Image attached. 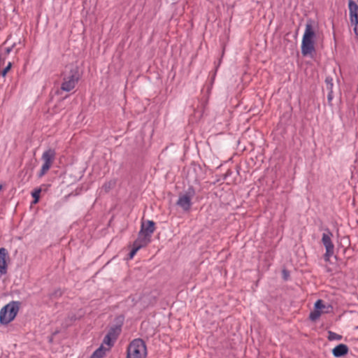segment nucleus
I'll return each instance as SVG.
<instances>
[{
  "instance_id": "obj_5",
  "label": "nucleus",
  "mask_w": 358,
  "mask_h": 358,
  "mask_svg": "<svg viewBox=\"0 0 358 358\" xmlns=\"http://www.w3.org/2000/svg\"><path fill=\"white\" fill-rule=\"evenodd\" d=\"M147 349L142 339H134L127 348V358H145Z\"/></svg>"
},
{
  "instance_id": "obj_23",
  "label": "nucleus",
  "mask_w": 358,
  "mask_h": 358,
  "mask_svg": "<svg viewBox=\"0 0 358 358\" xmlns=\"http://www.w3.org/2000/svg\"><path fill=\"white\" fill-rule=\"evenodd\" d=\"M148 224H155V223L152 221H148Z\"/></svg>"
},
{
  "instance_id": "obj_16",
  "label": "nucleus",
  "mask_w": 358,
  "mask_h": 358,
  "mask_svg": "<svg viewBox=\"0 0 358 358\" xmlns=\"http://www.w3.org/2000/svg\"><path fill=\"white\" fill-rule=\"evenodd\" d=\"M41 192V188H38V189H34V191L31 193L32 196L34 198V203H38V201L39 200V196H40Z\"/></svg>"
},
{
  "instance_id": "obj_3",
  "label": "nucleus",
  "mask_w": 358,
  "mask_h": 358,
  "mask_svg": "<svg viewBox=\"0 0 358 358\" xmlns=\"http://www.w3.org/2000/svg\"><path fill=\"white\" fill-rule=\"evenodd\" d=\"M64 80L61 89L70 92L76 87L79 78V70L76 64H69L65 67Z\"/></svg>"
},
{
  "instance_id": "obj_12",
  "label": "nucleus",
  "mask_w": 358,
  "mask_h": 358,
  "mask_svg": "<svg viewBox=\"0 0 358 358\" xmlns=\"http://www.w3.org/2000/svg\"><path fill=\"white\" fill-rule=\"evenodd\" d=\"M324 313H329V310H327L325 311H321L316 308H314V310L310 313L309 318L312 321H316L320 318L321 315Z\"/></svg>"
},
{
  "instance_id": "obj_25",
  "label": "nucleus",
  "mask_w": 358,
  "mask_h": 358,
  "mask_svg": "<svg viewBox=\"0 0 358 358\" xmlns=\"http://www.w3.org/2000/svg\"><path fill=\"white\" fill-rule=\"evenodd\" d=\"M357 1H358V0H357Z\"/></svg>"
},
{
  "instance_id": "obj_20",
  "label": "nucleus",
  "mask_w": 358,
  "mask_h": 358,
  "mask_svg": "<svg viewBox=\"0 0 358 358\" xmlns=\"http://www.w3.org/2000/svg\"><path fill=\"white\" fill-rule=\"evenodd\" d=\"M11 68V63L9 62L8 65L3 69V70L1 72L2 76L4 77L6 76V73L8 72V71Z\"/></svg>"
},
{
  "instance_id": "obj_19",
  "label": "nucleus",
  "mask_w": 358,
  "mask_h": 358,
  "mask_svg": "<svg viewBox=\"0 0 358 358\" xmlns=\"http://www.w3.org/2000/svg\"><path fill=\"white\" fill-rule=\"evenodd\" d=\"M115 182L114 181H109L108 182L106 183L103 186V188H104V189L106 191H108V189H110V188H112L113 187H114L115 185Z\"/></svg>"
},
{
  "instance_id": "obj_14",
  "label": "nucleus",
  "mask_w": 358,
  "mask_h": 358,
  "mask_svg": "<svg viewBox=\"0 0 358 358\" xmlns=\"http://www.w3.org/2000/svg\"><path fill=\"white\" fill-rule=\"evenodd\" d=\"M314 308H316L317 309L321 310V311H325L327 310H329L330 311L329 309H331V306H325L323 301L321 300V299H318L314 304Z\"/></svg>"
},
{
  "instance_id": "obj_21",
  "label": "nucleus",
  "mask_w": 358,
  "mask_h": 358,
  "mask_svg": "<svg viewBox=\"0 0 358 358\" xmlns=\"http://www.w3.org/2000/svg\"><path fill=\"white\" fill-rule=\"evenodd\" d=\"M107 334H110L111 339L115 341L117 338V334L115 329H110Z\"/></svg>"
},
{
  "instance_id": "obj_4",
  "label": "nucleus",
  "mask_w": 358,
  "mask_h": 358,
  "mask_svg": "<svg viewBox=\"0 0 358 358\" xmlns=\"http://www.w3.org/2000/svg\"><path fill=\"white\" fill-rule=\"evenodd\" d=\"M21 303L20 301H13L0 310V323L1 324H8L12 322L19 312Z\"/></svg>"
},
{
  "instance_id": "obj_17",
  "label": "nucleus",
  "mask_w": 358,
  "mask_h": 358,
  "mask_svg": "<svg viewBox=\"0 0 358 358\" xmlns=\"http://www.w3.org/2000/svg\"><path fill=\"white\" fill-rule=\"evenodd\" d=\"M113 341H113V339H111L110 334H106V336H105V338L103 339V343L108 346V348H107L108 350H109L110 346L113 345Z\"/></svg>"
},
{
  "instance_id": "obj_2",
  "label": "nucleus",
  "mask_w": 358,
  "mask_h": 358,
  "mask_svg": "<svg viewBox=\"0 0 358 358\" xmlns=\"http://www.w3.org/2000/svg\"><path fill=\"white\" fill-rule=\"evenodd\" d=\"M315 31L313 22L308 20L306 24L305 31L301 42V53L306 56L312 54L315 51L314 43Z\"/></svg>"
},
{
  "instance_id": "obj_10",
  "label": "nucleus",
  "mask_w": 358,
  "mask_h": 358,
  "mask_svg": "<svg viewBox=\"0 0 358 358\" xmlns=\"http://www.w3.org/2000/svg\"><path fill=\"white\" fill-rule=\"evenodd\" d=\"M191 199L189 196L182 195L177 201V205L184 210H188L191 207Z\"/></svg>"
},
{
  "instance_id": "obj_13",
  "label": "nucleus",
  "mask_w": 358,
  "mask_h": 358,
  "mask_svg": "<svg viewBox=\"0 0 358 358\" xmlns=\"http://www.w3.org/2000/svg\"><path fill=\"white\" fill-rule=\"evenodd\" d=\"M108 349L105 348L103 345L96 349L90 358H102Z\"/></svg>"
},
{
  "instance_id": "obj_22",
  "label": "nucleus",
  "mask_w": 358,
  "mask_h": 358,
  "mask_svg": "<svg viewBox=\"0 0 358 358\" xmlns=\"http://www.w3.org/2000/svg\"><path fill=\"white\" fill-rule=\"evenodd\" d=\"M327 98L329 101H331L333 99V91L329 92Z\"/></svg>"
},
{
  "instance_id": "obj_7",
  "label": "nucleus",
  "mask_w": 358,
  "mask_h": 358,
  "mask_svg": "<svg viewBox=\"0 0 358 358\" xmlns=\"http://www.w3.org/2000/svg\"><path fill=\"white\" fill-rule=\"evenodd\" d=\"M350 20L355 34L358 36V5L353 1H348Z\"/></svg>"
},
{
  "instance_id": "obj_9",
  "label": "nucleus",
  "mask_w": 358,
  "mask_h": 358,
  "mask_svg": "<svg viewBox=\"0 0 358 358\" xmlns=\"http://www.w3.org/2000/svg\"><path fill=\"white\" fill-rule=\"evenodd\" d=\"M8 252L4 248H0V273L6 274L7 272Z\"/></svg>"
},
{
  "instance_id": "obj_18",
  "label": "nucleus",
  "mask_w": 358,
  "mask_h": 358,
  "mask_svg": "<svg viewBox=\"0 0 358 358\" xmlns=\"http://www.w3.org/2000/svg\"><path fill=\"white\" fill-rule=\"evenodd\" d=\"M326 87L327 90L329 92L333 91V80L331 78H327L325 80Z\"/></svg>"
},
{
  "instance_id": "obj_6",
  "label": "nucleus",
  "mask_w": 358,
  "mask_h": 358,
  "mask_svg": "<svg viewBox=\"0 0 358 358\" xmlns=\"http://www.w3.org/2000/svg\"><path fill=\"white\" fill-rule=\"evenodd\" d=\"M56 157V152L54 149L49 148L46 150L42 155L43 165L38 173V177L43 176L52 166Z\"/></svg>"
},
{
  "instance_id": "obj_15",
  "label": "nucleus",
  "mask_w": 358,
  "mask_h": 358,
  "mask_svg": "<svg viewBox=\"0 0 358 358\" xmlns=\"http://www.w3.org/2000/svg\"><path fill=\"white\" fill-rule=\"evenodd\" d=\"M328 339L329 341H340L342 339V336L341 335H339L335 332H333V331H329L328 332Z\"/></svg>"
},
{
  "instance_id": "obj_8",
  "label": "nucleus",
  "mask_w": 358,
  "mask_h": 358,
  "mask_svg": "<svg viewBox=\"0 0 358 358\" xmlns=\"http://www.w3.org/2000/svg\"><path fill=\"white\" fill-rule=\"evenodd\" d=\"M332 234L329 231L324 232L322 235V243L326 248L324 258L326 261H329V257L334 254V245L331 242Z\"/></svg>"
},
{
  "instance_id": "obj_24",
  "label": "nucleus",
  "mask_w": 358,
  "mask_h": 358,
  "mask_svg": "<svg viewBox=\"0 0 358 358\" xmlns=\"http://www.w3.org/2000/svg\"><path fill=\"white\" fill-rule=\"evenodd\" d=\"M2 187H3L2 185H0V191L2 189Z\"/></svg>"
},
{
  "instance_id": "obj_1",
  "label": "nucleus",
  "mask_w": 358,
  "mask_h": 358,
  "mask_svg": "<svg viewBox=\"0 0 358 358\" xmlns=\"http://www.w3.org/2000/svg\"><path fill=\"white\" fill-rule=\"evenodd\" d=\"M155 225H141L137 239L134 242L133 248L129 254V259H132L136 252L150 242L151 235L155 231Z\"/></svg>"
},
{
  "instance_id": "obj_11",
  "label": "nucleus",
  "mask_w": 358,
  "mask_h": 358,
  "mask_svg": "<svg viewBox=\"0 0 358 358\" xmlns=\"http://www.w3.org/2000/svg\"><path fill=\"white\" fill-rule=\"evenodd\" d=\"M349 348L345 344H339L332 350V354L336 357H343L348 353Z\"/></svg>"
}]
</instances>
